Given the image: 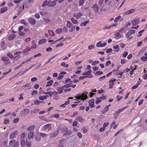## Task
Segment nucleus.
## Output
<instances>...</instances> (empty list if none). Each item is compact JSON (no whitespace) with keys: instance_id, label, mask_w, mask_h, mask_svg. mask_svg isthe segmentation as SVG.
Returning <instances> with one entry per match:
<instances>
[{"instance_id":"5","label":"nucleus","mask_w":147,"mask_h":147,"mask_svg":"<svg viewBox=\"0 0 147 147\" xmlns=\"http://www.w3.org/2000/svg\"><path fill=\"white\" fill-rule=\"evenodd\" d=\"M18 133V132L17 130H16L12 133L9 136V139H12L16 138Z\"/></svg>"},{"instance_id":"34","label":"nucleus","mask_w":147,"mask_h":147,"mask_svg":"<svg viewBox=\"0 0 147 147\" xmlns=\"http://www.w3.org/2000/svg\"><path fill=\"white\" fill-rule=\"evenodd\" d=\"M72 26V23L69 21H67L66 26L67 27L70 28Z\"/></svg>"},{"instance_id":"58","label":"nucleus","mask_w":147,"mask_h":147,"mask_svg":"<svg viewBox=\"0 0 147 147\" xmlns=\"http://www.w3.org/2000/svg\"><path fill=\"white\" fill-rule=\"evenodd\" d=\"M63 45L64 44L63 43V42H61L60 43H59V44L56 45V47L57 48V47L60 46H63Z\"/></svg>"},{"instance_id":"63","label":"nucleus","mask_w":147,"mask_h":147,"mask_svg":"<svg viewBox=\"0 0 147 147\" xmlns=\"http://www.w3.org/2000/svg\"><path fill=\"white\" fill-rule=\"evenodd\" d=\"M78 137L80 139H81L82 138V135L81 133L80 132H78L77 134Z\"/></svg>"},{"instance_id":"3","label":"nucleus","mask_w":147,"mask_h":147,"mask_svg":"<svg viewBox=\"0 0 147 147\" xmlns=\"http://www.w3.org/2000/svg\"><path fill=\"white\" fill-rule=\"evenodd\" d=\"M14 144L12 147H18L19 144V143L18 142H16L15 140H10L9 142V145L10 146H12L13 144Z\"/></svg>"},{"instance_id":"6","label":"nucleus","mask_w":147,"mask_h":147,"mask_svg":"<svg viewBox=\"0 0 147 147\" xmlns=\"http://www.w3.org/2000/svg\"><path fill=\"white\" fill-rule=\"evenodd\" d=\"M30 113V110L28 109H26L23 110L20 113V114L22 116H25L27 115Z\"/></svg>"},{"instance_id":"32","label":"nucleus","mask_w":147,"mask_h":147,"mask_svg":"<svg viewBox=\"0 0 147 147\" xmlns=\"http://www.w3.org/2000/svg\"><path fill=\"white\" fill-rule=\"evenodd\" d=\"M48 1L47 0L45 1L42 5V7H44L47 5L49 6V4L48 3Z\"/></svg>"},{"instance_id":"49","label":"nucleus","mask_w":147,"mask_h":147,"mask_svg":"<svg viewBox=\"0 0 147 147\" xmlns=\"http://www.w3.org/2000/svg\"><path fill=\"white\" fill-rule=\"evenodd\" d=\"M109 108H108L107 106H106L104 108V110L103 111V113H106L107 111H109Z\"/></svg>"},{"instance_id":"13","label":"nucleus","mask_w":147,"mask_h":147,"mask_svg":"<svg viewBox=\"0 0 147 147\" xmlns=\"http://www.w3.org/2000/svg\"><path fill=\"white\" fill-rule=\"evenodd\" d=\"M49 7H53L55 6L56 4V2L55 1H53L51 2V1H48Z\"/></svg>"},{"instance_id":"46","label":"nucleus","mask_w":147,"mask_h":147,"mask_svg":"<svg viewBox=\"0 0 147 147\" xmlns=\"http://www.w3.org/2000/svg\"><path fill=\"white\" fill-rule=\"evenodd\" d=\"M78 112H75L73 113V114L70 116V117L71 118L73 117L74 116L77 115L78 114Z\"/></svg>"},{"instance_id":"42","label":"nucleus","mask_w":147,"mask_h":147,"mask_svg":"<svg viewBox=\"0 0 147 147\" xmlns=\"http://www.w3.org/2000/svg\"><path fill=\"white\" fill-rule=\"evenodd\" d=\"M102 42L99 41L96 44V46L98 47H101Z\"/></svg>"},{"instance_id":"1","label":"nucleus","mask_w":147,"mask_h":147,"mask_svg":"<svg viewBox=\"0 0 147 147\" xmlns=\"http://www.w3.org/2000/svg\"><path fill=\"white\" fill-rule=\"evenodd\" d=\"M88 94V92H85L82 94L80 93L77 94L75 97V98L77 99V102L74 103H78L80 102V100H86L88 97L87 95Z\"/></svg>"},{"instance_id":"7","label":"nucleus","mask_w":147,"mask_h":147,"mask_svg":"<svg viewBox=\"0 0 147 147\" xmlns=\"http://www.w3.org/2000/svg\"><path fill=\"white\" fill-rule=\"evenodd\" d=\"M106 96H105L104 94H102V96L100 98H97V100L96 101V104H98L100 102L101 100L102 99H105L106 98Z\"/></svg>"},{"instance_id":"17","label":"nucleus","mask_w":147,"mask_h":147,"mask_svg":"<svg viewBox=\"0 0 147 147\" xmlns=\"http://www.w3.org/2000/svg\"><path fill=\"white\" fill-rule=\"evenodd\" d=\"M15 9L17 10L19 14H20L23 10V8H22V7L19 6V5H17Z\"/></svg>"},{"instance_id":"61","label":"nucleus","mask_w":147,"mask_h":147,"mask_svg":"<svg viewBox=\"0 0 147 147\" xmlns=\"http://www.w3.org/2000/svg\"><path fill=\"white\" fill-rule=\"evenodd\" d=\"M22 0H16L13 1V2L15 4H18L20 3Z\"/></svg>"},{"instance_id":"24","label":"nucleus","mask_w":147,"mask_h":147,"mask_svg":"<svg viewBox=\"0 0 147 147\" xmlns=\"http://www.w3.org/2000/svg\"><path fill=\"white\" fill-rule=\"evenodd\" d=\"M34 129V125H31L28 128V130L30 131L33 132Z\"/></svg>"},{"instance_id":"31","label":"nucleus","mask_w":147,"mask_h":147,"mask_svg":"<svg viewBox=\"0 0 147 147\" xmlns=\"http://www.w3.org/2000/svg\"><path fill=\"white\" fill-rule=\"evenodd\" d=\"M113 48L115 49H116V50H115V52H118L120 50V49L119 48V46L118 45L116 46H114L113 47Z\"/></svg>"},{"instance_id":"54","label":"nucleus","mask_w":147,"mask_h":147,"mask_svg":"<svg viewBox=\"0 0 147 147\" xmlns=\"http://www.w3.org/2000/svg\"><path fill=\"white\" fill-rule=\"evenodd\" d=\"M99 63L98 61H95L92 63V65H95L98 64Z\"/></svg>"},{"instance_id":"51","label":"nucleus","mask_w":147,"mask_h":147,"mask_svg":"<svg viewBox=\"0 0 147 147\" xmlns=\"http://www.w3.org/2000/svg\"><path fill=\"white\" fill-rule=\"evenodd\" d=\"M141 59L143 61L145 62L147 60V58L144 56H142L141 57Z\"/></svg>"},{"instance_id":"22","label":"nucleus","mask_w":147,"mask_h":147,"mask_svg":"<svg viewBox=\"0 0 147 147\" xmlns=\"http://www.w3.org/2000/svg\"><path fill=\"white\" fill-rule=\"evenodd\" d=\"M76 119L80 122H82L84 120L82 117L81 116H78L76 118Z\"/></svg>"},{"instance_id":"53","label":"nucleus","mask_w":147,"mask_h":147,"mask_svg":"<svg viewBox=\"0 0 147 147\" xmlns=\"http://www.w3.org/2000/svg\"><path fill=\"white\" fill-rule=\"evenodd\" d=\"M40 102H41L40 101L37 99L34 101V104L35 105H38Z\"/></svg>"},{"instance_id":"21","label":"nucleus","mask_w":147,"mask_h":147,"mask_svg":"<svg viewBox=\"0 0 147 147\" xmlns=\"http://www.w3.org/2000/svg\"><path fill=\"white\" fill-rule=\"evenodd\" d=\"M53 81L52 80H50L47 83V84L46 86L47 87H48L51 86L53 82Z\"/></svg>"},{"instance_id":"39","label":"nucleus","mask_w":147,"mask_h":147,"mask_svg":"<svg viewBox=\"0 0 147 147\" xmlns=\"http://www.w3.org/2000/svg\"><path fill=\"white\" fill-rule=\"evenodd\" d=\"M61 130L62 132L65 133L67 131V130H68V129L67 127H65L62 128Z\"/></svg>"},{"instance_id":"40","label":"nucleus","mask_w":147,"mask_h":147,"mask_svg":"<svg viewBox=\"0 0 147 147\" xmlns=\"http://www.w3.org/2000/svg\"><path fill=\"white\" fill-rule=\"evenodd\" d=\"M121 16H117L114 20V22L115 23L118 22L119 20L121 18Z\"/></svg>"},{"instance_id":"4","label":"nucleus","mask_w":147,"mask_h":147,"mask_svg":"<svg viewBox=\"0 0 147 147\" xmlns=\"http://www.w3.org/2000/svg\"><path fill=\"white\" fill-rule=\"evenodd\" d=\"M129 107L128 105L124 107L121 109H119L117 111L115 112V115H117V117L119 115V114L125 110Z\"/></svg>"},{"instance_id":"18","label":"nucleus","mask_w":147,"mask_h":147,"mask_svg":"<svg viewBox=\"0 0 147 147\" xmlns=\"http://www.w3.org/2000/svg\"><path fill=\"white\" fill-rule=\"evenodd\" d=\"M131 34L128 31L126 34L125 36L126 38H128V40H129L133 38V36H131Z\"/></svg>"},{"instance_id":"29","label":"nucleus","mask_w":147,"mask_h":147,"mask_svg":"<svg viewBox=\"0 0 147 147\" xmlns=\"http://www.w3.org/2000/svg\"><path fill=\"white\" fill-rule=\"evenodd\" d=\"M61 65L63 66L65 68H67L69 67V65L67 64H66L65 62H62L61 64Z\"/></svg>"},{"instance_id":"55","label":"nucleus","mask_w":147,"mask_h":147,"mask_svg":"<svg viewBox=\"0 0 147 147\" xmlns=\"http://www.w3.org/2000/svg\"><path fill=\"white\" fill-rule=\"evenodd\" d=\"M21 145L22 147H24L25 145V142L24 140H22L21 142Z\"/></svg>"},{"instance_id":"62","label":"nucleus","mask_w":147,"mask_h":147,"mask_svg":"<svg viewBox=\"0 0 147 147\" xmlns=\"http://www.w3.org/2000/svg\"><path fill=\"white\" fill-rule=\"evenodd\" d=\"M24 95V94H20V97L19 98V99L20 100H22L23 98V95Z\"/></svg>"},{"instance_id":"64","label":"nucleus","mask_w":147,"mask_h":147,"mask_svg":"<svg viewBox=\"0 0 147 147\" xmlns=\"http://www.w3.org/2000/svg\"><path fill=\"white\" fill-rule=\"evenodd\" d=\"M35 17L37 19H39L40 18V15L38 13H36L35 15Z\"/></svg>"},{"instance_id":"44","label":"nucleus","mask_w":147,"mask_h":147,"mask_svg":"<svg viewBox=\"0 0 147 147\" xmlns=\"http://www.w3.org/2000/svg\"><path fill=\"white\" fill-rule=\"evenodd\" d=\"M9 123V120L8 119H4L3 123L4 124H7Z\"/></svg>"},{"instance_id":"50","label":"nucleus","mask_w":147,"mask_h":147,"mask_svg":"<svg viewBox=\"0 0 147 147\" xmlns=\"http://www.w3.org/2000/svg\"><path fill=\"white\" fill-rule=\"evenodd\" d=\"M116 98L117 99V101H119L123 98V97L121 96H119V95H117L116 97Z\"/></svg>"},{"instance_id":"33","label":"nucleus","mask_w":147,"mask_h":147,"mask_svg":"<svg viewBox=\"0 0 147 147\" xmlns=\"http://www.w3.org/2000/svg\"><path fill=\"white\" fill-rule=\"evenodd\" d=\"M71 20L72 22L74 24H76L78 23L77 20L75 19L74 18H71Z\"/></svg>"},{"instance_id":"20","label":"nucleus","mask_w":147,"mask_h":147,"mask_svg":"<svg viewBox=\"0 0 147 147\" xmlns=\"http://www.w3.org/2000/svg\"><path fill=\"white\" fill-rule=\"evenodd\" d=\"M64 88L63 86L61 87H59L57 88V90L59 92V94H61L63 92V90Z\"/></svg>"},{"instance_id":"59","label":"nucleus","mask_w":147,"mask_h":147,"mask_svg":"<svg viewBox=\"0 0 147 147\" xmlns=\"http://www.w3.org/2000/svg\"><path fill=\"white\" fill-rule=\"evenodd\" d=\"M37 80V79L36 77H34L32 78L31 79V81L32 82H35V81H36Z\"/></svg>"},{"instance_id":"35","label":"nucleus","mask_w":147,"mask_h":147,"mask_svg":"<svg viewBox=\"0 0 147 147\" xmlns=\"http://www.w3.org/2000/svg\"><path fill=\"white\" fill-rule=\"evenodd\" d=\"M63 30L62 28H59L57 29L55 31V32L58 34L61 33L62 32Z\"/></svg>"},{"instance_id":"37","label":"nucleus","mask_w":147,"mask_h":147,"mask_svg":"<svg viewBox=\"0 0 147 147\" xmlns=\"http://www.w3.org/2000/svg\"><path fill=\"white\" fill-rule=\"evenodd\" d=\"M39 118L42 120L45 121H49L48 119L45 118L44 116L39 117Z\"/></svg>"},{"instance_id":"47","label":"nucleus","mask_w":147,"mask_h":147,"mask_svg":"<svg viewBox=\"0 0 147 147\" xmlns=\"http://www.w3.org/2000/svg\"><path fill=\"white\" fill-rule=\"evenodd\" d=\"M21 23L25 25H27V23L26 22L25 20L24 19L22 20H21Z\"/></svg>"},{"instance_id":"23","label":"nucleus","mask_w":147,"mask_h":147,"mask_svg":"<svg viewBox=\"0 0 147 147\" xmlns=\"http://www.w3.org/2000/svg\"><path fill=\"white\" fill-rule=\"evenodd\" d=\"M7 56L9 57L10 58H13V59H15L19 56V55H17L16 56L14 57L13 55L10 53H7Z\"/></svg>"},{"instance_id":"26","label":"nucleus","mask_w":147,"mask_h":147,"mask_svg":"<svg viewBox=\"0 0 147 147\" xmlns=\"http://www.w3.org/2000/svg\"><path fill=\"white\" fill-rule=\"evenodd\" d=\"M89 21L88 20L86 21L81 23L80 25V26H85L87 24L89 23Z\"/></svg>"},{"instance_id":"11","label":"nucleus","mask_w":147,"mask_h":147,"mask_svg":"<svg viewBox=\"0 0 147 147\" xmlns=\"http://www.w3.org/2000/svg\"><path fill=\"white\" fill-rule=\"evenodd\" d=\"M28 21L32 25H34L36 23V20L32 18H29Z\"/></svg>"},{"instance_id":"45","label":"nucleus","mask_w":147,"mask_h":147,"mask_svg":"<svg viewBox=\"0 0 147 147\" xmlns=\"http://www.w3.org/2000/svg\"><path fill=\"white\" fill-rule=\"evenodd\" d=\"M82 13L80 12L78 13L76 15V18L77 19H79L82 15Z\"/></svg>"},{"instance_id":"43","label":"nucleus","mask_w":147,"mask_h":147,"mask_svg":"<svg viewBox=\"0 0 147 147\" xmlns=\"http://www.w3.org/2000/svg\"><path fill=\"white\" fill-rule=\"evenodd\" d=\"M49 35L51 36H54L55 35L54 32L52 30H49Z\"/></svg>"},{"instance_id":"8","label":"nucleus","mask_w":147,"mask_h":147,"mask_svg":"<svg viewBox=\"0 0 147 147\" xmlns=\"http://www.w3.org/2000/svg\"><path fill=\"white\" fill-rule=\"evenodd\" d=\"M140 19L136 18L132 20L131 22L133 26H135L138 24L140 22Z\"/></svg>"},{"instance_id":"41","label":"nucleus","mask_w":147,"mask_h":147,"mask_svg":"<svg viewBox=\"0 0 147 147\" xmlns=\"http://www.w3.org/2000/svg\"><path fill=\"white\" fill-rule=\"evenodd\" d=\"M51 125V124H46L44 126L43 128L45 130L47 129Z\"/></svg>"},{"instance_id":"48","label":"nucleus","mask_w":147,"mask_h":147,"mask_svg":"<svg viewBox=\"0 0 147 147\" xmlns=\"http://www.w3.org/2000/svg\"><path fill=\"white\" fill-rule=\"evenodd\" d=\"M43 20H44V22H46L47 23H49L51 21V20H50L49 19H47V18H44Z\"/></svg>"},{"instance_id":"52","label":"nucleus","mask_w":147,"mask_h":147,"mask_svg":"<svg viewBox=\"0 0 147 147\" xmlns=\"http://www.w3.org/2000/svg\"><path fill=\"white\" fill-rule=\"evenodd\" d=\"M38 91L36 90H34L31 93V94L32 96L36 95L38 93Z\"/></svg>"},{"instance_id":"27","label":"nucleus","mask_w":147,"mask_h":147,"mask_svg":"<svg viewBox=\"0 0 147 147\" xmlns=\"http://www.w3.org/2000/svg\"><path fill=\"white\" fill-rule=\"evenodd\" d=\"M127 30V28L126 27H123L120 29L119 32L122 33H124L126 32V31Z\"/></svg>"},{"instance_id":"36","label":"nucleus","mask_w":147,"mask_h":147,"mask_svg":"<svg viewBox=\"0 0 147 147\" xmlns=\"http://www.w3.org/2000/svg\"><path fill=\"white\" fill-rule=\"evenodd\" d=\"M75 29V26L73 25L70 27V29L69 30V31L70 32H71L74 31Z\"/></svg>"},{"instance_id":"10","label":"nucleus","mask_w":147,"mask_h":147,"mask_svg":"<svg viewBox=\"0 0 147 147\" xmlns=\"http://www.w3.org/2000/svg\"><path fill=\"white\" fill-rule=\"evenodd\" d=\"M91 8L92 9V10L95 13L98 12V7L97 4L93 5Z\"/></svg>"},{"instance_id":"30","label":"nucleus","mask_w":147,"mask_h":147,"mask_svg":"<svg viewBox=\"0 0 147 147\" xmlns=\"http://www.w3.org/2000/svg\"><path fill=\"white\" fill-rule=\"evenodd\" d=\"M46 39L45 38H42L38 42V44L41 45L43 43H45L46 41Z\"/></svg>"},{"instance_id":"19","label":"nucleus","mask_w":147,"mask_h":147,"mask_svg":"<svg viewBox=\"0 0 147 147\" xmlns=\"http://www.w3.org/2000/svg\"><path fill=\"white\" fill-rule=\"evenodd\" d=\"M49 97V96L47 95L45 96H39L38 99L40 100H43L44 99H47V98Z\"/></svg>"},{"instance_id":"60","label":"nucleus","mask_w":147,"mask_h":147,"mask_svg":"<svg viewBox=\"0 0 147 147\" xmlns=\"http://www.w3.org/2000/svg\"><path fill=\"white\" fill-rule=\"evenodd\" d=\"M104 0H100L98 3V4L100 6L102 5L103 3L104 2Z\"/></svg>"},{"instance_id":"9","label":"nucleus","mask_w":147,"mask_h":147,"mask_svg":"<svg viewBox=\"0 0 147 147\" xmlns=\"http://www.w3.org/2000/svg\"><path fill=\"white\" fill-rule=\"evenodd\" d=\"M135 11V10L134 9H131L128 11H126L123 13V16H126L127 15L131 14L134 13Z\"/></svg>"},{"instance_id":"2","label":"nucleus","mask_w":147,"mask_h":147,"mask_svg":"<svg viewBox=\"0 0 147 147\" xmlns=\"http://www.w3.org/2000/svg\"><path fill=\"white\" fill-rule=\"evenodd\" d=\"M2 60L4 62L5 65H8L10 63L9 58L7 57L2 56L1 57Z\"/></svg>"},{"instance_id":"25","label":"nucleus","mask_w":147,"mask_h":147,"mask_svg":"<svg viewBox=\"0 0 147 147\" xmlns=\"http://www.w3.org/2000/svg\"><path fill=\"white\" fill-rule=\"evenodd\" d=\"M72 132L71 130H67L66 132L65 133L63 136H69L71 135L72 134Z\"/></svg>"},{"instance_id":"12","label":"nucleus","mask_w":147,"mask_h":147,"mask_svg":"<svg viewBox=\"0 0 147 147\" xmlns=\"http://www.w3.org/2000/svg\"><path fill=\"white\" fill-rule=\"evenodd\" d=\"M89 105L90 107L91 108H92L94 107V99H92L90 100L89 102Z\"/></svg>"},{"instance_id":"28","label":"nucleus","mask_w":147,"mask_h":147,"mask_svg":"<svg viewBox=\"0 0 147 147\" xmlns=\"http://www.w3.org/2000/svg\"><path fill=\"white\" fill-rule=\"evenodd\" d=\"M7 10V7H4L1 8V13H3L6 12Z\"/></svg>"},{"instance_id":"15","label":"nucleus","mask_w":147,"mask_h":147,"mask_svg":"<svg viewBox=\"0 0 147 147\" xmlns=\"http://www.w3.org/2000/svg\"><path fill=\"white\" fill-rule=\"evenodd\" d=\"M16 37V35L13 34H11L9 35L8 38L7 39L9 40H13Z\"/></svg>"},{"instance_id":"14","label":"nucleus","mask_w":147,"mask_h":147,"mask_svg":"<svg viewBox=\"0 0 147 147\" xmlns=\"http://www.w3.org/2000/svg\"><path fill=\"white\" fill-rule=\"evenodd\" d=\"M59 133L58 130H57L54 131L51 134V135L52 137H55L58 135Z\"/></svg>"},{"instance_id":"57","label":"nucleus","mask_w":147,"mask_h":147,"mask_svg":"<svg viewBox=\"0 0 147 147\" xmlns=\"http://www.w3.org/2000/svg\"><path fill=\"white\" fill-rule=\"evenodd\" d=\"M94 48V46L93 45H91L88 46V49L89 50H92Z\"/></svg>"},{"instance_id":"56","label":"nucleus","mask_w":147,"mask_h":147,"mask_svg":"<svg viewBox=\"0 0 147 147\" xmlns=\"http://www.w3.org/2000/svg\"><path fill=\"white\" fill-rule=\"evenodd\" d=\"M115 36H116V37L121 38V35L118 32H116L114 34Z\"/></svg>"},{"instance_id":"38","label":"nucleus","mask_w":147,"mask_h":147,"mask_svg":"<svg viewBox=\"0 0 147 147\" xmlns=\"http://www.w3.org/2000/svg\"><path fill=\"white\" fill-rule=\"evenodd\" d=\"M84 3V0H79L78 3L80 6L82 5Z\"/></svg>"},{"instance_id":"16","label":"nucleus","mask_w":147,"mask_h":147,"mask_svg":"<svg viewBox=\"0 0 147 147\" xmlns=\"http://www.w3.org/2000/svg\"><path fill=\"white\" fill-rule=\"evenodd\" d=\"M34 137L33 132L32 131H30L28 135V138L29 140L32 139Z\"/></svg>"}]
</instances>
